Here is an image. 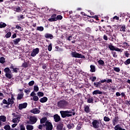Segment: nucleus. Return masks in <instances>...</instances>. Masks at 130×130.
<instances>
[{
    "instance_id": "nucleus-4",
    "label": "nucleus",
    "mask_w": 130,
    "mask_h": 130,
    "mask_svg": "<svg viewBox=\"0 0 130 130\" xmlns=\"http://www.w3.org/2000/svg\"><path fill=\"white\" fill-rule=\"evenodd\" d=\"M71 55L73 57H76L77 58H85V56L77 53V52H72Z\"/></svg>"
},
{
    "instance_id": "nucleus-32",
    "label": "nucleus",
    "mask_w": 130,
    "mask_h": 130,
    "mask_svg": "<svg viewBox=\"0 0 130 130\" xmlns=\"http://www.w3.org/2000/svg\"><path fill=\"white\" fill-rule=\"evenodd\" d=\"M33 125H27L26 126V129L27 130H32L34 129Z\"/></svg>"
},
{
    "instance_id": "nucleus-28",
    "label": "nucleus",
    "mask_w": 130,
    "mask_h": 130,
    "mask_svg": "<svg viewBox=\"0 0 130 130\" xmlns=\"http://www.w3.org/2000/svg\"><path fill=\"white\" fill-rule=\"evenodd\" d=\"M125 30H126L125 25H122L120 26V31L121 32H125Z\"/></svg>"
},
{
    "instance_id": "nucleus-54",
    "label": "nucleus",
    "mask_w": 130,
    "mask_h": 130,
    "mask_svg": "<svg viewBox=\"0 0 130 130\" xmlns=\"http://www.w3.org/2000/svg\"><path fill=\"white\" fill-rule=\"evenodd\" d=\"M67 40H69V41H71V40H73V36H70L68 38Z\"/></svg>"
},
{
    "instance_id": "nucleus-27",
    "label": "nucleus",
    "mask_w": 130,
    "mask_h": 130,
    "mask_svg": "<svg viewBox=\"0 0 130 130\" xmlns=\"http://www.w3.org/2000/svg\"><path fill=\"white\" fill-rule=\"evenodd\" d=\"M67 127L69 129H72V128H74V127H75V125L73 123H71L68 124Z\"/></svg>"
},
{
    "instance_id": "nucleus-62",
    "label": "nucleus",
    "mask_w": 130,
    "mask_h": 130,
    "mask_svg": "<svg viewBox=\"0 0 130 130\" xmlns=\"http://www.w3.org/2000/svg\"><path fill=\"white\" fill-rule=\"evenodd\" d=\"M113 19L115 20H119V17H117V16H115L113 17Z\"/></svg>"
},
{
    "instance_id": "nucleus-14",
    "label": "nucleus",
    "mask_w": 130,
    "mask_h": 130,
    "mask_svg": "<svg viewBox=\"0 0 130 130\" xmlns=\"http://www.w3.org/2000/svg\"><path fill=\"white\" fill-rule=\"evenodd\" d=\"M118 116H116L115 118L113 119L112 122L113 125H115V124H117L118 123Z\"/></svg>"
},
{
    "instance_id": "nucleus-39",
    "label": "nucleus",
    "mask_w": 130,
    "mask_h": 130,
    "mask_svg": "<svg viewBox=\"0 0 130 130\" xmlns=\"http://www.w3.org/2000/svg\"><path fill=\"white\" fill-rule=\"evenodd\" d=\"M4 129L5 130H10L11 129V126L10 125H6L4 126Z\"/></svg>"
},
{
    "instance_id": "nucleus-13",
    "label": "nucleus",
    "mask_w": 130,
    "mask_h": 130,
    "mask_svg": "<svg viewBox=\"0 0 130 130\" xmlns=\"http://www.w3.org/2000/svg\"><path fill=\"white\" fill-rule=\"evenodd\" d=\"M54 120L55 122H58L60 120V116H58V115L56 114L54 115Z\"/></svg>"
},
{
    "instance_id": "nucleus-57",
    "label": "nucleus",
    "mask_w": 130,
    "mask_h": 130,
    "mask_svg": "<svg viewBox=\"0 0 130 130\" xmlns=\"http://www.w3.org/2000/svg\"><path fill=\"white\" fill-rule=\"evenodd\" d=\"M51 18H52V19H56V14H53V15L51 16Z\"/></svg>"
},
{
    "instance_id": "nucleus-64",
    "label": "nucleus",
    "mask_w": 130,
    "mask_h": 130,
    "mask_svg": "<svg viewBox=\"0 0 130 130\" xmlns=\"http://www.w3.org/2000/svg\"><path fill=\"white\" fill-rule=\"evenodd\" d=\"M116 95L117 96H120V93H119V92H117L116 93Z\"/></svg>"
},
{
    "instance_id": "nucleus-38",
    "label": "nucleus",
    "mask_w": 130,
    "mask_h": 130,
    "mask_svg": "<svg viewBox=\"0 0 130 130\" xmlns=\"http://www.w3.org/2000/svg\"><path fill=\"white\" fill-rule=\"evenodd\" d=\"M47 120V118L44 117L41 119V123H44Z\"/></svg>"
},
{
    "instance_id": "nucleus-9",
    "label": "nucleus",
    "mask_w": 130,
    "mask_h": 130,
    "mask_svg": "<svg viewBox=\"0 0 130 130\" xmlns=\"http://www.w3.org/2000/svg\"><path fill=\"white\" fill-rule=\"evenodd\" d=\"M92 123L93 127L98 128V127H99V124H100V121L97 120H93Z\"/></svg>"
},
{
    "instance_id": "nucleus-42",
    "label": "nucleus",
    "mask_w": 130,
    "mask_h": 130,
    "mask_svg": "<svg viewBox=\"0 0 130 130\" xmlns=\"http://www.w3.org/2000/svg\"><path fill=\"white\" fill-rule=\"evenodd\" d=\"M34 90L35 92H38V90H39V87H38V86H37L36 85H35Z\"/></svg>"
},
{
    "instance_id": "nucleus-17",
    "label": "nucleus",
    "mask_w": 130,
    "mask_h": 130,
    "mask_svg": "<svg viewBox=\"0 0 130 130\" xmlns=\"http://www.w3.org/2000/svg\"><path fill=\"white\" fill-rule=\"evenodd\" d=\"M93 85L94 87H96V88H101V82L100 81L94 82Z\"/></svg>"
},
{
    "instance_id": "nucleus-49",
    "label": "nucleus",
    "mask_w": 130,
    "mask_h": 130,
    "mask_svg": "<svg viewBox=\"0 0 130 130\" xmlns=\"http://www.w3.org/2000/svg\"><path fill=\"white\" fill-rule=\"evenodd\" d=\"M96 79H97V78L95 76L93 77L92 78H90V80H91V82H95V81H96Z\"/></svg>"
},
{
    "instance_id": "nucleus-25",
    "label": "nucleus",
    "mask_w": 130,
    "mask_h": 130,
    "mask_svg": "<svg viewBox=\"0 0 130 130\" xmlns=\"http://www.w3.org/2000/svg\"><path fill=\"white\" fill-rule=\"evenodd\" d=\"M90 72H91V73H94V72H95L96 68L94 65H90Z\"/></svg>"
},
{
    "instance_id": "nucleus-47",
    "label": "nucleus",
    "mask_w": 130,
    "mask_h": 130,
    "mask_svg": "<svg viewBox=\"0 0 130 130\" xmlns=\"http://www.w3.org/2000/svg\"><path fill=\"white\" fill-rule=\"evenodd\" d=\"M48 49L49 51H51V50H52V45H51V44L49 45Z\"/></svg>"
},
{
    "instance_id": "nucleus-37",
    "label": "nucleus",
    "mask_w": 130,
    "mask_h": 130,
    "mask_svg": "<svg viewBox=\"0 0 130 130\" xmlns=\"http://www.w3.org/2000/svg\"><path fill=\"white\" fill-rule=\"evenodd\" d=\"M113 70L114 71H115V72H117V73H119L120 72V69H119V68L114 67Z\"/></svg>"
},
{
    "instance_id": "nucleus-52",
    "label": "nucleus",
    "mask_w": 130,
    "mask_h": 130,
    "mask_svg": "<svg viewBox=\"0 0 130 130\" xmlns=\"http://www.w3.org/2000/svg\"><path fill=\"white\" fill-rule=\"evenodd\" d=\"M34 83H35L34 81H31L28 83V85L29 86H33V85H34Z\"/></svg>"
},
{
    "instance_id": "nucleus-12",
    "label": "nucleus",
    "mask_w": 130,
    "mask_h": 130,
    "mask_svg": "<svg viewBox=\"0 0 130 130\" xmlns=\"http://www.w3.org/2000/svg\"><path fill=\"white\" fill-rule=\"evenodd\" d=\"M14 100H15V99L14 98V96L12 95L11 98H9L8 99V105H13V104H14Z\"/></svg>"
},
{
    "instance_id": "nucleus-34",
    "label": "nucleus",
    "mask_w": 130,
    "mask_h": 130,
    "mask_svg": "<svg viewBox=\"0 0 130 130\" xmlns=\"http://www.w3.org/2000/svg\"><path fill=\"white\" fill-rule=\"evenodd\" d=\"M0 62L1 63H5L6 62V58L4 57H1L0 58Z\"/></svg>"
},
{
    "instance_id": "nucleus-7",
    "label": "nucleus",
    "mask_w": 130,
    "mask_h": 130,
    "mask_svg": "<svg viewBox=\"0 0 130 130\" xmlns=\"http://www.w3.org/2000/svg\"><path fill=\"white\" fill-rule=\"evenodd\" d=\"M45 127L46 130H52V128H53V126L52 125V124L51 123V122L48 121H46Z\"/></svg>"
},
{
    "instance_id": "nucleus-24",
    "label": "nucleus",
    "mask_w": 130,
    "mask_h": 130,
    "mask_svg": "<svg viewBox=\"0 0 130 130\" xmlns=\"http://www.w3.org/2000/svg\"><path fill=\"white\" fill-rule=\"evenodd\" d=\"M114 129L115 130H126L125 129L122 128L121 127H120L119 124H117V125H116L114 127Z\"/></svg>"
},
{
    "instance_id": "nucleus-20",
    "label": "nucleus",
    "mask_w": 130,
    "mask_h": 130,
    "mask_svg": "<svg viewBox=\"0 0 130 130\" xmlns=\"http://www.w3.org/2000/svg\"><path fill=\"white\" fill-rule=\"evenodd\" d=\"M31 113H34L35 114H37L40 112V111H39V110H38V109L35 108V109H32L31 111Z\"/></svg>"
},
{
    "instance_id": "nucleus-8",
    "label": "nucleus",
    "mask_w": 130,
    "mask_h": 130,
    "mask_svg": "<svg viewBox=\"0 0 130 130\" xmlns=\"http://www.w3.org/2000/svg\"><path fill=\"white\" fill-rule=\"evenodd\" d=\"M38 53H39V48H36L32 50L31 52L30 56L32 57H35V56H36V55L38 54Z\"/></svg>"
},
{
    "instance_id": "nucleus-36",
    "label": "nucleus",
    "mask_w": 130,
    "mask_h": 130,
    "mask_svg": "<svg viewBox=\"0 0 130 130\" xmlns=\"http://www.w3.org/2000/svg\"><path fill=\"white\" fill-rule=\"evenodd\" d=\"M11 36H12V32H8L6 35H5V37L6 38H10V37H11Z\"/></svg>"
},
{
    "instance_id": "nucleus-51",
    "label": "nucleus",
    "mask_w": 130,
    "mask_h": 130,
    "mask_svg": "<svg viewBox=\"0 0 130 130\" xmlns=\"http://www.w3.org/2000/svg\"><path fill=\"white\" fill-rule=\"evenodd\" d=\"M3 103L4 104H6L7 105H8V101H7L6 99H4L3 100Z\"/></svg>"
},
{
    "instance_id": "nucleus-6",
    "label": "nucleus",
    "mask_w": 130,
    "mask_h": 130,
    "mask_svg": "<svg viewBox=\"0 0 130 130\" xmlns=\"http://www.w3.org/2000/svg\"><path fill=\"white\" fill-rule=\"evenodd\" d=\"M109 48L110 50H115V51H118V52H122V50H123V49H119L117 47L111 45L109 46Z\"/></svg>"
},
{
    "instance_id": "nucleus-16",
    "label": "nucleus",
    "mask_w": 130,
    "mask_h": 130,
    "mask_svg": "<svg viewBox=\"0 0 130 130\" xmlns=\"http://www.w3.org/2000/svg\"><path fill=\"white\" fill-rule=\"evenodd\" d=\"M62 128H63V124L60 123L57 125L56 126L57 130H62Z\"/></svg>"
},
{
    "instance_id": "nucleus-55",
    "label": "nucleus",
    "mask_w": 130,
    "mask_h": 130,
    "mask_svg": "<svg viewBox=\"0 0 130 130\" xmlns=\"http://www.w3.org/2000/svg\"><path fill=\"white\" fill-rule=\"evenodd\" d=\"M81 125L80 124H78L76 127V129L77 130H80L81 129Z\"/></svg>"
},
{
    "instance_id": "nucleus-10",
    "label": "nucleus",
    "mask_w": 130,
    "mask_h": 130,
    "mask_svg": "<svg viewBox=\"0 0 130 130\" xmlns=\"http://www.w3.org/2000/svg\"><path fill=\"white\" fill-rule=\"evenodd\" d=\"M37 121V118L35 116H31L29 119V122L31 124H34V123H36Z\"/></svg>"
},
{
    "instance_id": "nucleus-33",
    "label": "nucleus",
    "mask_w": 130,
    "mask_h": 130,
    "mask_svg": "<svg viewBox=\"0 0 130 130\" xmlns=\"http://www.w3.org/2000/svg\"><path fill=\"white\" fill-rule=\"evenodd\" d=\"M87 103H93V102H94V100H93V98H90L87 99Z\"/></svg>"
},
{
    "instance_id": "nucleus-1",
    "label": "nucleus",
    "mask_w": 130,
    "mask_h": 130,
    "mask_svg": "<svg viewBox=\"0 0 130 130\" xmlns=\"http://www.w3.org/2000/svg\"><path fill=\"white\" fill-rule=\"evenodd\" d=\"M60 113L61 115V117L63 118H66V117H70L72 115H75L76 113L74 112V110H67V111H61Z\"/></svg>"
},
{
    "instance_id": "nucleus-53",
    "label": "nucleus",
    "mask_w": 130,
    "mask_h": 130,
    "mask_svg": "<svg viewBox=\"0 0 130 130\" xmlns=\"http://www.w3.org/2000/svg\"><path fill=\"white\" fill-rule=\"evenodd\" d=\"M48 21H49V22H54V21H56V19H53V18H52L51 17V18H49V19H48Z\"/></svg>"
},
{
    "instance_id": "nucleus-48",
    "label": "nucleus",
    "mask_w": 130,
    "mask_h": 130,
    "mask_svg": "<svg viewBox=\"0 0 130 130\" xmlns=\"http://www.w3.org/2000/svg\"><path fill=\"white\" fill-rule=\"evenodd\" d=\"M56 21H57V20H61V19H62V16L61 15H58L56 17Z\"/></svg>"
},
{
    "instance_id": "nucleus-21",
    "label": "nucleus",
    "mask_w": 130,
    "mask_h": 130,
    "mask_svg": "<svg viewBox=\"0 0 130 130\" xmlns=\"http://www.w3.org/2000/svg\"><path fill=\"white\" fill-rule=\"evenodd\" d=\"M6 120H7V118L5 116H0V122H6Z\"/></svg>"
},
{
    "instance_id": "nucleus-22",
    "label": "nucleus",
    "mask_w": 130,
    "mask_h": 130,
    "mask_svg": "<svg viewBox=\"0 0 130 130\" xmlns=\"http://www.w3.org/2000/svg\"><path fill=\"white\" fill-rule=\"evenodd\" d=\"M23 97H24V93H19L17 95V100H21V99H23Z\"/></svg>"
},
{
    "instance_id": "nucleus-26",
    "label": "nucleus",
    "mask_w": 130,
    "mask_h": 130,
    "mask_svg": "<svg viewBox=\"0 0 130 130\" xmlns=\"http://www.w3.org/2000/svg\"><path fill=\"white\" fill-rule=\"evenodd\" d=\"M98 63L100 66H102V67H104L105 63L103 60H99L98 61Z\"/></svg>"
},
{
    "instance_id": "nucleus-40",
    "label": "nucleus",
    "mask_w": 130,
    "mask_h": 130,
    "mask_svg": "<svg viewBox=\"0 0 130 130\" xmlns=\"http://www.w3.org/2000/svg\"><path fill=\"white\" fill-rule=\"evenodd\" d=\"M34 101H38L39 100V98L37 96H34L33 99H31V100H33Z\"/></svg>"
},
{
    "instance_id": "nucleus-44",
    "label": "nucleus",
    "mask_w": 130,
    "mask_h": 130,
    "mask_svg": "<svg viewBox=\"0 0 130 130\" xmlns=\"http://www.w3.org/2000/svg\"><path fill=\"white\" fill-rule=\"evenodd\" d=\"M37 95H39L40 97H43L44 93L43 92H39L37 93Z\"/></svg>"
},
{
    "instance_id": "nucleus-50",
    "label": "nucleus",
    "mask_w": 130,
    "mask_h": 130,
    "mask_svg": "<svg viewBox=\"0 0 130 130\" xmlns=\"http://www.w3.org/2000/svg\"><path fill=\"white\" fill-rule=\"evenodd\" d=\"M15 11H16V12L20 13V12H21V8L17 7V8H15Z\"/></svg>"
},
{
    "instance_id": "nucleus-43",
    "label": "nucleus",
    "mask_w": 130,
    "mask_h": 130,
    "mask_svg": "<svg viewBox=\"0 0 130 130\" xmlns=\"http://www.w3.org/2000/svg\"><path fill=\"white\" fill-rule=\"evenodd\" d=\"M16 29H18V30H20V31H23V28H22L21 26L17 25L16 26Z\"/></svg>"
},
{
    "instance_id": "nucleus-2",
    "label": "nucleus",
    "mask_w": 130,
    "mask_h": 130,
    "mask_svg": "<svg viewBox=\"0 0 130 130\" xmlns=\"http://www.w3.org/2000/svg\"><path fill=\"white\" fill-rule=\"evenodd\" d=\"M4 73H5V76L8 79H12V77H13V74H12V71L10 70L9 68H6L4 70Z\"/></svg>"
},
{
    "instance_id": "nucleus-41",
    "label": "nucleus",
    "mask_w": 130,
    "mask_h": 130,
    "mask_svg": "<svg viewBox=\"0 0 130 130\" xmlns=\"http://www.w3.org/2000/svg\"><path fill=\"white\" fill-rule=\"evenodd\" d=\"M124 64L127 66V64H129L130 63V58L127 59L126 61L124 62Z\"/></svg>"
},
{
    "instance_id": "nucleus-30",
    "label": "nucleus",
    "mask_w": 130,
    "mask_h": 130,
    "mask_svg": "<svg viewBox=\"0 0 130 130\" xmlns=\"http://www.w3.org/2000/svg\"><path fill=\"white\" fill-rule=\"evenodd\" d=\"M20 41H21V38L16 39L13 40V42L14 44H18V43H19Z\"/></svg>"
},
{
    "instance_id": "nucleus-63",
    "label": "nucleus",
    "mask_w": 130,
    "mask_h": 130,
    "mask_svg": "<svg viewBox=\"0 0 130 130\" xmlns=\"http://www.w3.org/2000/svg\"><path fill=\"white\" fill-rule=\"evenodd\" d=\"M17 37V35L16 34H14L11 37V38H16Z\"/></svg>"
},
{
    "instance_id": "nucleus-61",
    "label": "nucleus",
    "mask_w": 130,
    "mask_h": 130,
    "mask_svg": "<svg viewBox=\"0 0 130 130\" xmlns=\"http://www.w3.org/2000/svg\"><path fill=\"white\" fill-rule=\"evenodd\" d=\"M35 95H36V93H35L34 92H32L30 93V96H35Z\"/></svg>"
},
{
    "instance_id": "nucleus-45",
    "label": "nucleus",
    "mask_w": 130,
    "mask_h": 130,
    "mask_svg": "<svg viewBox=\"0 0 130 130\" xmlns=\"http://www.w3.org/2000/svg\"><path fill=\"white\" fill-rule=\"evenodd\" d=\"M20 130H25L26 128L25 127V126L24 125H20Z\"/></svg>"
},
{
    "instance_id": "nucleus-5",
    "label": "nucleus",
    "mask_w": 130,
    "mask_h": 130,
    "mask_svg": "<svg viewBox=\"0 0 130 130\" xmlns=\"http://www.w3.org/2000/svg\"><path fill=\"white\" fill-rule=\"evenodd\" d=\"M20 121H21V116L19 115L15 116L13 118L12 120L13 123H16L17 124H18V123H19V122H20Z\"/></svg>"
},
{
    "instance_id": "nucleus-56",
    "label": "nucleus",
    "mask_w": 130,
    "mask_h": 130,
    "mask_svg": "<svg viewBox=\"0 0 130 130\" xmlns=\"http://www.w3.org/2000/svg\"><path fill=\"white\" fill-rule=\"evenodd\" d=\"M17 125H18V124L14 123V124H13L12 125V127H13V128H14V127H16L17 126Z\"/></svg>"
},
{
    "instance_id": "nucleus-46",
    "label": "nucleus",
    "mask_w": 130,
    "mask_h": 130,
    "mask_svg": "<svg viewBox=\"0 0 130 130\" xmlns=\"http://www.w3.org/2000/svg\"><path fill=\"white\" fill-rule=\"evenodd\" d=\"M104 120L105 121H109L110 120V118L108 117L105 116L104 118Z\"/></svg>"
},
{
    "instance_id": "nucleus-18",
    "label": "nucleus",
    "mask_w": 130,
    "mask_h": 130,
    "mask_svg": "<svg viewBox=\"0 0 130 130\" xmlns=\"http://www.w3.org/2000/svg\"><path fill=\"white\" fill-rule=\"evenodd\" d=\"M45 38H47V39H52L53 38V36L50 34H46L45 35Z\"/></svg>"
},
{
    "instance_id": "nucleus-11",
    "label": "nucleus",
    "mask_w": 130,
    "mask_h": 130,
    "mask_svg": "<svg viewBox=\"0 0 130 130\" xmlns=\"http://www.w3.org/2000/svg\"><path fill=\"white\" fill-rule=\"evenodd\" d=\"M27 105H28V104H27V103H24L19 104L18 107L19 110H22V109L26 108Z\"/></svg>"
},
{
    "instance_id": "nucleus-3",
    "label": "nucleus",
    "mask_w": 130,
    "mask_h": 130,
    "mask_svg": "<svg viewBox=\"0 0 130 130\" xmlns=\"http://www.w3.org/2000/svg\"><path fill=\"white\" fill-rule=\"evenodd\" d=\"M68 104V102L66 101H60L58 103V107H59V108H67Z\"/></svg>"
},
{
    "instance_id": "nucleus-19",
    "label": "nucleus",
    "mask_w": 130,
    "mask_h": 130,
    "mask_svg": "<svg viewBox=\"0 0 130 130\" xmlns=\"http://www.w3.org/2000/svg\"><path fill=\"white\" fill-rule=\"evenodd\" d=\"M10 69H12L14 73H18V71H19V68H15L13 64H11V66L10 67Z\"/></svg>"
},
{
    "instance_id": "nucleus-60",
    "label": "nucleus",
    "mask_w": 130,
    "mask_h": 130,
    "mask_svg": "<svg viewBox=\"0 0 130 130\" xmlns=\"http://www.w3.org/2000/svg\"><path fill=\"white\" fill-rule=\"evenodd\" d=\"M18 18H19V19H24V18H25V17H24V15H20L18 17Z\"/></svg>"
},
{
    "instance_id": "nucleus-15",
    "label": "nucleus",
    "mask_w": 130,
    "mask_h": 130,
    "mask_svg": "<svg viewBox=\"0 0 130 130\" xmlns=\"http://www.w3.org/2000/svg\"><path fill=\"white\" fill-rule=\"evenodd\" d=\"M98 94L101 95L103 94V92L100 90H95L92 92V95H97Z\"/></svg>"
},
{
    "instance_id": "nucleus-29",
    "label": "nucleus",
    "mask_w": 130,
    "mask_h": 130,
    "mask_svg": "<svg viewBox=\"0 0 130 130\" xmlns=\"http://www.w3.org/2000/svg\"><path fill=\"white\" fill-rule=\"evenodd\" d=\"M84 111H85L86 113H89V112H90V109L89 108V106H84Z\"/></svg>"
},
{
    "instance_id": "nucleus-23",
    "label": "nucleus",
    "mask_w": 130,
    "mask_h": 130,
    "mask_svg": "<svg viewBox=\"0 0 130 130\" xmlns=\"http://www.w3.org/2000/svg\"><path fill=\"white\" fill-rule=\"evenodd\" d=\"M48 100L47 98L46 97H44L43 98H41L40 100V102H41V103H45V102H47Z\"/></svg>"
},
{
    "instance_id": "nucleus-35",
    "label": "nucleus",
    "mask_w": 130,
    "mask_h": 130,
    "mask_svg": "<svg viewBox=\"0 0 130 130\" xmlns=\"http://www.w3.org/2000/svg\"><path fill=\"white\" fill-rule=\"evenodd\" d=\"M7 26V24L5 22H0V28H5Z\"/></svg>"
},
{
    "instance_id": "nucleus-59",
    "label": "nucleus",
    "mask_w": 130,
    "mask_h": 130,
    "mask_svg": "<svg viewBox=\"0 0 130 130\" xmlns=\"http://www.w3.org/2000/svg\"><path fill=\"white\" fill-rule=\"evenodd\" d=\"M112 54L114 57H116L117 56V55H116V53L115 52H113Z\"/></svg>"
},
{
    "instance_id": "nucleus-31",
    "label": "nucleus",
    "mask_w": 130,
    "mask_h": 130,
    "mask_svg": "<svg viewBox=\"0 0 130 130\" xmlns=\"http://www.w3.org/2000/svg\"><path fill=\"white\" fill-rule=\"evenodd\" d=\"M37 30L41 32L44 30V27L43 26H37Z\"/></svg>"
},
{
    "instance_id": "nucleus-58",
    "label": "nucleus",
    "mask_w": 130,
    "mask_h": 130,
    "mask_svg": "<svg viewBox=\"0 0 130 130\" xmlns=\"http://www.w3.org/2000/svg\"><path fill=\"white\" fill-rule=\"evenodd\" d=\"M104 40H106V41H107V40H108V38H107V37L106 35H105L104 36Z\"/></svg>"
}]
</instances>
